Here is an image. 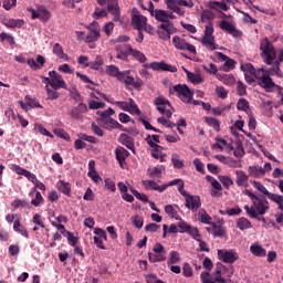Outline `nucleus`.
I'll return each mask as SVG.
<instances>
[{"label":"nucleus","mask_w":283,"mask_h":283,"mask_svg":"<svg viewBox=\"0 0 283 283\" xmlns=\"http://www.w3.org/2000/svg\"><path fill=\"white\" fill-rule=\"evenodd\" d=\"M250 251L256 258H266V250L260 244H252Z\"/></svg>","instance_id":"obj_31"},{"label":"nucleus","mask_w":283,"mask_h":283,"mask_svg":"<svg viewBox=\"0 0 283 283\" xmlns=\"http://www.w3.org/2000/svg\"><path fill=\"white\" fill-rule=\"evenodd\" d=\"M57 189H59V191H61L65 196H70V193L72 191V187L70 186V184L65 182L63 180L57 182Z\"/></svg>","instance_id":"obj_40"},{"label":"nucleus","mask_w":283,"mask_h":283,"mask_svg":"<svg viewBox=\"0 0 283 283\" xmlns=\"http://www.w3.org/2000/svg\"><path fill=\"white\" fill-rule=\"evenodd\" d=\"M117 123L118 120L111 117L106 119L104 123H102V125L103 127H105V129H108V132H112V129H116Z\"/></svg>","instance_id":"obj_49"},{"label":"nucleus","mask_w":283,"mask_h":283,"mask_svg":"<svg viewBox=\"0 0 283 283\" xmlns=\"http://www.w3.org/2000/svg\"><path fill=\"white\" fill-rule=\"evenodd\" d=\"M83 114H87V105L85 103H80L77 106L71 109L70 116H72V118L78 119L83 118Z\"/></svg>","instance_id":"obj_21"},{"label":"nucleus","mask_w":283,"mask_h":283,"mask_svg":"<svg viewBox=\"0 0 283 283\" xmlns=\"http://www.w3.org/2000/svg\"><path fill=\"white\" fill-rule=\"evenodd\" d=\"M178 262H180V253L178 251H171L170 258L168 260V265L169 264H178Z\"/></svg>","instance_id":"obj_56"},{"label":"nucleus","mask_w":283,"mask_h":283,"mask_svg":"<svg viewBox=\"0 0 283 283\" xmlns=\"http://www.w3.org/2000/svg\"><path fill=\"white\" fill-rule=\"evenodd\" d=\"M171 34H176V27H174V23L158 25L157 36L161 39V41H169Z\"/></svg>","instance_id":"obj_13"},{"label":"nucleus","mask_w":283,"mask_h":283,"mask_svg":"<svg viewBox=\"0 0 283 283\" xmlns=\"http://www.w3.org/2000/svg\"><path fill=\"white\" fill-rule=\"evenodd\" d=\"M127 51L129 52V54H132V56H134V59H136L137 61H139V63H145V61H147V56H145L143 54V52L132 48L130 44L126 45Z\"/></svg>","instance_id":"obj_27"},{"label":"nucleus","mask_w":283,"mask_h":283,"mask_svg":"<svg viewBox=\"0 0 283 283\" xmlns=\"http://www.w3.org/2000/svg\"><path fill=\"white\" fill-rule=\"evenodd\" d=\"M151 17H155L156 21H160L161 24L174 23L172 21H169L167 19V11H165L163 9L155 10V12Z\"/></svg>","instance_id":"obj_26"},{"label":"nucleus","mask_w":283,"mask_h":283,"mask_svg":"<svg viewBox=\"0 0 283 283\" xmlns=\"http://www.w3.org/2000/svg\"><path fill=\"white\" fill-rule=\"evenodd\" d=\"M201 44L208 50H218L216 44V36H213V23L206 24L205 35L201 39Z\"/></svg>","instance_id":"obj_5"},{"label":"nucleus","mask_w":283,"mask_h":283,"mask_svg":"<svg viewBox=\"0 0 283 283\" xmlns=\"http://www.w3.org/2000/svg\"><path fill=\"white\" fill-rule=\"evenodd\" d=\"M88 107L91 109H103V107H105V103L91 101V102H88Z\"/></svg>","instance_id":"obj_64"},{"label":"nucleus","mask_w":283,"mask_h":283,"mask_svg":"<svg viewBox=\"0 0 283 283\" xmlns=\"http://www.w3.org/2000/svg\"><path fill=\"white\" fill-rule=\"evenodd\" d=\"M187 78L190 83H193L195 85H198L202 82V76L200 74L191 73L186 70Z\"/></svg>","instance_id":"obj_42"},{"label":"nucleus","mask_w":283,"mask_h":283,"mask_svg":"<svg viewBox=\"0 0 283 283\" xmlns=\"http://www.w3.org/2000/svg\"><path fill=\"white\" fill-rule=\"evenodd\" d=\"M148 260L153 264H156V262H165V260H167V256H165L164 254H154V253L149 252Z\"/></svg>","instance_id":"obj_47"},{"label":"nucleus","mask_w":283,"mask_h":283,"mask_svg":"<svg viewBox=\"0 0 283 283\" xmlns=\"http://www.w3.org/2000/svg\"><path fill=\"white\" fill-rule=\"evenodd\" d=\"M115 156L120 167H123V163L129 158V151L124 147H117L115 150Z\"/></svg>","instance_id":"obj_25"},{"label":"nucleus","mask_w":283,"mask_h":283,"mask_svg":"<svg viewBox=\"0 0 283 283\" xmlns=\"http://www.w3.org/2000/svg\"><path fill=\"white\" fill-rule=\"evenodd\" d=\"M24 101H27L28 106L31 109H34V107H36L38 109H43V105H41V103H39L36 99L31 98L29 95L24 97Z\"/></svg>","instance_id":"obj_48"},{"label":"nucleus","mask_w":283,"mask_h":283,"mask_svg":"<svg viewBox=\"0 0 283 283\" xmlns=\"http://www.w3.org/2000/svg\"><path fill=\"white\" fill-rule=\"evenodd\" d=\"M235 182L238 187H249V177L243 170L235 171Z\"/></svg>","instance_id":"obj_23"},{"label":"nucleus","mask_w":283,"mask_h":283,"mask_svg":"<svg viewBox=\"0 0 283 283\" xmlns=\"http://www.w3.org/2000/svg\"><path fill=\"white\" fill-rule=\"evenodd\" d=\"M12 211H17L19 207H28V202L25 200L17 199L11 202Z\"/></svg>","instance_id":"obj_60"},{"label":"nucleus","mask_w":283,"mask_h":283,"mask_svg":"<svg viewBox=\"0 0 283 283\" xmlns=\"http://www.w3.org/2000/svg\"><path fill=\"white\" fill-rule=\"evenodd\" d=\"M205 123H207L209 127H213L214 132H220V120H218V118L206 117Z\"/></svg>","instance_id":"obj_43"},{"label":"nucleus","mask_w":283,"mask_h":283,"mask_svg":"<svg viewBox=\"0 0 283 283\" xmlns=\"http://www.w3.org/2000/svg\"><path fill=\"white\" fill-rule=\"evenodd\" d=\"M237 227L238 229H240V231H247V229H251V221H249V219L242 217L240 219H238L237 221Z\"/></svg>","instance_id":"obj_39"},{"label":"nucleus","mask_w":283,"mask_h":283,"mask_svg":"<svg viewBox=\"0 0 283 283\" xmlns=\"http://www.w3.org/2000/svg\"><path fill=\"white\" fill-rule=\"evenodd\" d=\"M24 23H25V21L20 20V19H18V20L9 19V20L3 22V25H6V28L14 30V28H23Z\"/></svg>","instance_id":"obj_33"},{"label":"nucleus","mask_w":283,"mask_h":283,"mask_svg":"<svg viewBox=\"0 0 283 283\" xmlns=\"http://www.w3.org/2000/svg\"><path fill=\"white\" fill-rule=\"evenodd\" d=\"M187 233L189 235H191V238H193V240H196L197 242H200V239L202 238L198 228L190 227V229H188Z\"/></svg>","instance_id":"obj_53"},{"label":"nucleus","mask_w":283,"mask_h":283,"mask_svg":"<svg viewBox=\"0 0 283 283\" xmlns=\"http://www.w3.org/2000/svg\"><path fill=\"white\" fill-rule=\"evenodd\" d=\"M233 156L235 158H242L244 156V146H242V143H238L234 151H233Z\"/></svg>","instance_id":"obj_59"},{"label":"nucleus","mask_w":283,"mask_h":283,"mask_svg":"<svg viewBox=\"0 0 283 283\" xmlns=\"http://www.w3.org/2000/svg\"><path fill=\"white\" fill-rule=\"evenodd\" d=\"M106 74H108V76H112L113 78H117V81L119 82L125 81L124 71H120L116 65L106 66Z\"/></svg>","instance_id":"obj_19"},{"label":"nucleus","mask_w":283,"mask_h":283,"mask_svg":"<svg viewBox=\"0 0 283 283\" xmlns=\"http://www.w3.org/2000/svg\"><path fill=\"white\" fill-rule=\"evenodd\" d=\"M217 56H218V59H220V61H224V64L222 66L223 72H231V70H233L235 67V61L233 59L224 55V53L218 52Z\"/></svg>","instance_id":"obj_20"},{"label":"nucleus","mask_w":283,"mask_h":283,"mask_svg":"<svg viewBox=\"0 0 283 283\" xmlns=\"http://www.w3.org/2000/svg\"><path fill=\"white\" fill-rule=\"evenodd\" d=\"M264 72L268 73L269 76H277L279 78H282L283 76L282 69H280V62H274L273 67L264 70Z\"/></svg>","instance_id":"obj_32"},{"label":"nucleus","mask_w":283,"mask_h":283,"mask_svg":"<svg viewBox=\"0 0 283 283\" xmlns=\"http://www.w3.org/2000/svg\"><path fill=\"white\" fill-rule=\"evenodd\" d=\"M175 185L178 187V191L179 193H184L185 191V181L182 179H174L171 181H169L168 184H165L164 187H175Z\"/></svg>","instance_id":"obj_34"},{"label":"nucleus","mask_w":283,"mask_h":283,"mask_svg":"<svg viewBox=\"0 0 283 283\" xmlns=\"http://www.w3.org/2000/svg\"><path fill=\"white\" fill-rule=\"evenodd\" d=\"M129 102H117L114 99H111L109 103L112 105H116V107H119V109H123L124 112H128L129 114H136L137 116H140V108H138V105L134 101V98H128Z\"/></svg>","instance_id":"obj_6"},{"label":"nucleus","mask_w":283,"mask_h":283,"mask_svg":"<svg viewBox=\"0 0 283 283\" xmlns=\"http://www.w3.org/2000/svg\"><path fill=\"white\" fill-rule=\"evenodd\" d=\"M119 143L127 147V149H130V151L134 154L135 153V146H134V137L127 135V134H122L119 136Z\"/></svg>","instance_id":"obj_24"},{"label":"nucleus","mask_w":283,"mask_h":283,"mask_svg":"<svg viewBox=\"0 0 283 283\" xmlns=\"http://www.w3.org/2000/svg\"><path fill=\"white\" fill-rule=\"evenodd\" d=\"M212 228H213V230L211 231V233L214 238H222L224 235V229H222V227L216 224V222L212 223Z\"/></svg>","instance_id":"obj_50"},{"label":"nucleus","mask_w":283,"mask_h":283,"mask_svg":"<svg viewBox=\"0 0 283 283\" xmlns=\"http://www.w3.org/2000/svg\"><path fill=\"white\" fill-rule=\"evenodd\" d=\"M249 108V101H247L245 98H240L237 103V109H239L240 112H247Z\"/></svg>","instance_id":"obj_58"},{"label":"nucleus","mask_w":283,"mask_h":283,"mask_svg":"<svg viewBox=\"0 0 283 283\" xmlns=\"http://www.w3.org/2000/svg\"><path fill=\"white\" fill-rule=\"evenodd\" d=\"M154 105H156L157 112L161 113L167 118H171V116H174V107H171L169 99L158 96L154 99Z\"/></svg>","instance_id":"obj_4"},{"label":"nucleus","mask_w":283,"mask_h":283,"mask_svg":"<svg viewBox=\"0 0 283 283\" xmlns=\"http://www.w3.org/2000/svg\"><path fill=\"white\" fill-rule=\"evenodd\" d=\"M124 80L122 83L126 85V87H134V90H137L140 92L143 90V85H145V82L140 80V77L134 78V76L129 75L132 74V71H124Z\"/></svg>","instance_id":"obj_12"},{"label":"nucleus","mask_w":283,"mask_h":283,"mask_svg":"<svg viewBox=\"0 0 283 283\" xmlns=\"http://www.w3.org/2000/svg\"><path fill=\"white\" fill-rule=\"evenodd\" d=\"M143 185L146 187V189H153L154 191H159V193H163L167 189V186H158V184L154 180H144Z\"/></svg>","instance_id":"obj_28"},{"label":"nucleus","mask_w":283,"mask_h":283,"mask_svg":"<svg viewBox=\"0 0 283 283\" xmlns=\"http://www.w3.org/2000/svg\"><path fill=\"white\" fill-rule=\"evenodd\" d=\"M218 259L221 262H224V264H233V262H237L238 260V253L229 250H218L217 252Z\"/></svg>","instance_id":"obj_16"},{"label":"nucleus","mask_w":283,"mask_h":283,"mask_svg":"<svg viewBox=\"0 0 283 283\" xmlns=\"http://www.w3.org/2000/svg\"><path fill=\"white\" fill-rule=\"evenodd\" d=\"M259 50L264 63L266 65H273V61L277 59V53L275 52V46L273 43L269 41V38L261 39Z\"/></svg>","instance_id":"obj_2"},{"label":"nucleus","mask_w":283,"mask_h":283,"mask_svg":"<svg viewBox=\"0 0 283 283\" xmlns=\"http://www.w3.org/2000/svg\"><path fill=\"white\" fill-rule=\"evenodd\" d=\"M98 6H107V12L113 15V21H120L118 0H97Z\"/></svg>","instance_id":"obj_9"},{"label":"nucleus","mask_w":283,"mask_h":283,"mask_svg":"<svg viewBox=\"0 0 283 283\" xmlns=\"http://www.w3.org/2000/svg\"><path fill=\"white\" fill-rule=\"evenodd\" d=\"M165 213H167L169 218H176V220H178V211H176V208H174V206L171 205L165 206Z\"/></svg>","instance_id":"obj_55"},{"label":"nucleus","mask_w":283,"mask_h":283,"mask_svg":"<svg viewBox=\"0 0 283 283\" xmlns=\"http://www.w3.org/2000/svg\"><path fill=\"white\" fill-rule=\"evenodd\" d=\"M181 196L186 198L185 207L188 208L190 211H198L202 207V201L200 200V196H193L187 190H185Z\"/></svg>","instance_id":"obj_11"},{"label":"nucleus","mask_w":283,"mask_h":283,"mask_svg":"<svg viewBox=\"0 0 283 283\" xmlns=\"http://www.w3.org/2000/svg\"><path fill=\"white\" fill-rule=\"evenodd\" d=\"M45 92H46V95H48V99L49 101H56V98H59L60 94L59 92H56V90H52L50 88V86H45Z\"/></svg>","instance_id":"obj_51"},{"label":"nucleus","mask_w":283,"mask_h":283,"mask_svg":"<svg viewBox=\"0 0 283 283\" xmlns=\"http://www.w3.org/2000/svg\"><path fill=\"white\" fill-rule=\"evenodd\" d=\"M172 43L177 50H181V52H189L190 54H198V51H196V46L193 44H190L187 42V40L176 35L172 38Z\"/></svg>","instance_id":"obj_10"},{"label":"nucleus","mask_w":283,"mask_h":283,"mask_svg":"<svg viewBox=\"0 0 283 283\" xmlns=\"http://www.w3.org/2000/svg\"><path fill=\"white\" fill-rule=\"evenodd\" d=\"M248 169L251 178H260L261 176H264V170L260 166H249Z\"/></svg>","instance_id":"obj_35"},{"label":"nucleus","mask_w":283,"mask_h":283,"mask_svg":"<svg viewBox=\"0 0 283 283\" xmlns=\"http://www.w3.org/2000/svg\"><path fill=\"white\" fill-rule=\"evenodd\" d=\"M174 92H176L178 98L182 101V103H191L193 101V93L189 90L187 84H177L172 87Z\"/></svg>","instance_id":"obj_8"},{"label":"nucleus","mask_w":283,"mask_h":283,"mask_svg":"<svg viewBox=\"0 0 283 283\" xmlns=\"http://www.w3.org/2000/svg\"><path fill=\"white\" fill-rule=\"evenodd\" d=\"M27 10L31 13V19H39L43 23H48V20L52 18V13L45 6H38L36 9L28 8Z\"/></svg>","instance_id":"obj_7"},{"label":"nucleus","mask_w":283,"mask_h":283,"mask_svg":"<svg viewBox=\"0 0 283 283\" xmlns=\"http://www.w3.org/2000/svg\"><path fill=\"white\" fill-rule=\"evenodd\" d=\"M210 8L212 10H216V8H220V10H223L224 12L229 11V6H227V2H212L210 3Z\"/></svg>","instance_id":"obj_61"},{"label":"nucleus","mask_w":283,"mask_h":283,"mask_svg":"<svg viewBox=\"0 0 283 283\" xmlns=\"http://www.w3.org/2000/svg\"><path fill=\"white\" fill-rule=\"evenodd\" d=\"M219 81H221L222 83H224V85H233V83H235V76L231 75V74H218L217 75Z\"/></svg>","instance_id":"obj_37"},{"label":"nucleus","mask_w":283,"mask_h":283,"mask_svg":"<svg viewBox=\"0 0 283 283\" xmlns=\"http://www.w3.org/2000/svg\"><path fill=\"white\" fill-rule=\"evenodd\" d=\"M219 180L226 189H229L233 185V179L229 176H219Z\"/></svg>","instance_id":"obj_57"},{"label":"nucleus","mask_w":283,"mask_h":283,"mask_svg":"<svg viewBox=\"0 0 283 283\" xmlns=\"http://www.w3.org/2000/svg\"><path fill=\"white\" fill-rule=\"evenodd\" d=\"M163 171H165V166H157L150 170L149 178H161Z\"/></svg>","instance_id":"obj_46"},{"label":"nucleus","mask_w":283,"mask_h":283,"mask_svg":"<svg viewBox=\"0 0 283 283\" xmlns=\"http://www.w3.org/2000/svg\"><path fill=\"white\" fill-rule=\"evenodd\" d=\"M97 114L99 116V122L105 123V120H108L109 118H112V116H114L115 112L114 108L109 107L104 112H98Z\"/></svg>","instance_id":"obj_38"},{"label":"nucleus","mask_w":283,"mask_h":283,"mask_svg":"<svg viewBox=\"0 0 283 283\" xmlns=\"http://www.w3.org/2000/svg\"><path fill=\"white\" fill-rule=\"evenodd\" d=\"M171 163L175 169H182V167H185V163L180 160V156L178 154L171 155Z\"/></svg>","instance_id":"obj_45"},{"label":"nucleus","mask_w":283,"mask_h":283,"mask_svg":"<svg viewBox=\"0 0 283 283\" xmlns=\"http://www.w3.org/2000/svg\"><path fill=\"white\" fill-rule=\"evenodd\" d=\"M52 52L57 56V59H62V61H70V56L63 51V46L60 43H55L53 45Z\"/></svg>","instance_id":"obj_29"},{"label":"nucleus","mask_w":283,"mask_h":283,"mask_svg":"<svg viewBox=\"0 0 283 283\" xmlns=\"http://www.w3.org/2000/svg\"><path fill=\"white\" fill-rule=\"evenodd\" d=\"M256 81L258 85H260L262 90H265V92H273V90H277V87H280V85L273 82V78H271V75H269L264 69L258 70Z\"/></svg>","instance_id":"obj_3"},{"label":"nucleus","mask_w":283,"mask_h":283,"mask_svg":"<svg viewBox=\"0 0 283 283\" xmlns=\"http://www.w3.org/2000/svg\"><path fill=\"white\" fill-rule=\"evenodd\" d=\"M241 70H243L244 74H258V71L255 70L254 66H252L251 63L241 65Z\"/></svg>","instance_id":"obj_62"},{"label":"nucleus","mask_w":283,"mask_h":283,"mask_svg":"<svg viewBox=\"0 0 283 283\" xmlns=\"http://www.w3.org/2000/svg\"><path fill=\"white\" fill-rule=\"evenodd\" d=\"M244 195L248 196L252 200V206H244V210L247 211L250 218H258L259 216H264L266 211H269V201L262 197H258V195L251 192V190H244Z\"/></svg>","instance_id":"obj_1"},{"label":"nucleus","mask_w":283,"mask_h":283,"mask_svg":"<svg viewBox=\"0 0 283 283\" xmlns=\"http://www.w3.org/2000/svg\"><path fill=\"white\" fill-rule=\"evenodd\" d=\"M88 178L93 180V182H101L103 180L98 172H96V161L90 160L88 161V172H87Z\"/></svg>","instance_id":"obj_22"},{"label":"nucleus","mask_w":283,"mask_h":283,"mask_svg":"<svg viewBox=\"0 0 283 283\" xmlns=\"http://www.w3.org/2000/svg\"><path fill=\"white\" fill-rule=\"evenodd\" d=\"M206 180H208V182L211 184V187H213V189H216L217 191H222V185L219 184V181L213 178L212 176L208 175L206 177Z\"/></svg>","instance_id":"obj_54"},{"label":"nucleus","mask_w":283,"mask_h":283,"mask_svg":"<svg viewBox=\"0 0 283 283\" xmlns=\"http://www.w3.org/2000/svg\"><path fill=\"white\" fill-rule=\"evenodd\" d=\"M199 222L202 224H213V218L207 213V210L205 208H201L198 212Z\"/></svg>","instance_id":"obj_30"},{"label":"nucleus","mask_w":283,"mask_h":283,"mask_svg":"<svg viewBox=\"0 0 283 283\" xmlns=\"http://www.w3.org/2000/svg\"><path fill=\"white\" fill-rule=\"evenodd\" d=\"M269 200H272V202H275L276 205H280V202H283V196L282 195H275V193H268Z\"/></svg>","instance_id":"obj_63"},{"label":"nucleus","mask_w":283,"mask_h":283,"mask_svg":"<svg viewBox=\"0 0 283 283\" xmlns=\"http://www.w3.org/2000/svg\"><path fill=\"white\" fill-rule=\"evenodd\" d=\"M145 67H150L157 72H178V67L165 62H153L150 64H146Z\"/></svg>","instance_id":"obj_17"},{"label":"nucleus","mask_w":283,"mask_h":283,"mask_svg":"<svg viewBox=\"0 0 283 283\" xmlns=\"http://www.w3.org/2000/svg\"><path fill=\"white\" fill-rule=\"evenodd\" d=\"M216 19V14L211 12V10H203L201 12V21L202 23H213L212 21Z\"/></svg>","instance_id":"obj_36"},{"label":"nucleus","mask_w":283,"mask_h":283,"mask_svg":"<svg viewBox=\"0 0 283 283\" xmlns=\"http://www.w3.org/2000/svg\"><path fill=\"white\" fill-rule=\"evenodd\" d=\"M49 76L54 86H51L53 90H67V84L63 76L59 74L56 71H50Z\"/></svg>","instance_id":"obj_15"},{"label":"nucleus","mask_w":283,"mask_h":283,"mask_svg":"<svg viewBox=\"0 0 283 283\" xmlns=\"http://www.w3.org/2000/svg\"><path fill=\"white\" fill-rule=\"evenodd\" d=\"M132 25L134 30H145V25H147V17L140 14L139 10L133 9Z\"/></svg>","instance_id":"obj_14"},{"label":"nucleus","mask_w":283,"mask_h":283,"mask_svg":"<svg viewBox=\"0 0 283 283\" xmlns=\"http://www.w3.org/2000/svg\"><path fill=\"white\" fill-rule=\"evenodd\" d=\"M145 140H146L147 145H149V147L153 148V150H151L153 158H155V160H158L160 158V156H163V146L154 143L151 140V135H147Z\"/></svg>","instance_id":"obj_18"},{"label":"nucleus","mask_w":283,"mask_h":283,"mask_svg":"<svg viewBox=\"0 0 283 283\" xmlns=\"http://www.w3.org/2000/svg\"><path fill=\"white\" fill-rule=\"evenodd\" d=\"M101 39V33L97 31H90L86 35L85 43H96Z\"/></svg>","instance_id":"obj_44"},{"label":"nucleus","mask_w":283,"mask_h":283,"mask_svg":"<svg viewBox=\"0 0 283 283\" xmlns=\"http://www.w3.org/2000/svg\"><path fill=\"white\" fill-rule=\"evenodd\" d=\"M102 65H103V57H101V55H97L95 61H91L86 63V67H91V70H101Z\"/></svg>","instance_id":"obj_41"},{"label":"nucleus","mask_w":283,"mask_h":283,"mask_svg":"<svg viewBox=\"0 0 283 283\" xmlns=\"http://www.w3.org/2000/svg\"><path fill=\"white\" fill-rule=\"evenodd\" d=\"M252 185L254 187V189H256L258 191H260V193H263V196H269V190L266 189V187H264V185H262V182L260 181H252Z\"/></svg>","instance_id":"obj_52"}]
</instances>
